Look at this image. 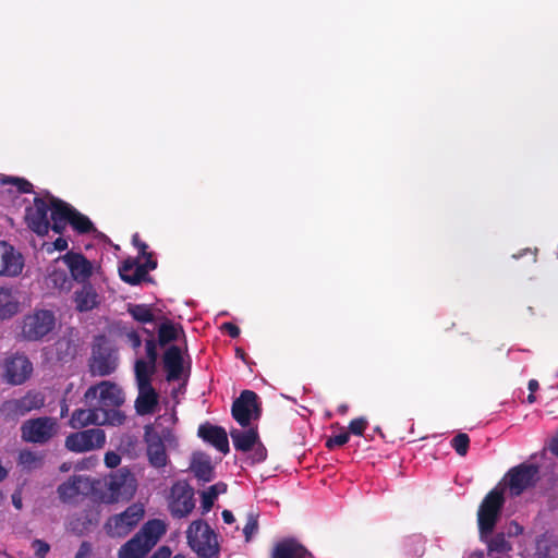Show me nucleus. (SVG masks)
<instances>
[{
    "label": "nucleus",
    "instance_id": "58",
    "mask_svg": "<svg viewBox=\"0 0 558 558\" xmlns=\"http://www.w3.org/2000/svg\"><path fill=\"white\" fill-rule=\"evenodd\" d=\"M88 550H89V547L86 544H82L80 550L76 553L75 558H85Z\"/></svg>",
    "mask_w": 558,
    "mask_h": 558
},
{
    "label": "nucleus",
    "instance_id": "61",
    "mask_svg": "<svg viewBox=\"0 0 558 558\" xmlns=\"http://www.w3.org/2000/svg\"><path fill=\"white\" fill-rule=\"evenodd\" d=\"M537 389H538V381H537V380H535V379H531V380L529 381V390H530L531 392H534V391H536Z\"/></svg>",
    "mask_w": 558,
    "mask_h": 558
},
{
    "label": "nucleus",
    "instance_id": "1",
    "mask_svg": "<svg viewBox=\"0 0 558 558\" xmlns=\"http://www.w3.org/2000/svg\"><path fill=\"white\" fill-rule=\"evenodd\" d=\"M538 478V469L532 464H520L509 470L502 481L483 499L477 511L478 531L486 537L494 531L505 502V493L512 497L521 495Z\"/></svg>",
    "mask_w": 558,
    "mask_h": 558
},
{
    "label": "nucleus",
    "instance_id": "13",
    "mask_svg": "<svg viewBox=\"0 0 558 558\" xmlns=\"http://www.w3.org/2000/svg\"><path fill=\"white\" fill-rule=\"evenodd\" d=\"M63 260L68 265L72 282L86 283L101 274L100 266L87 259L82 253L69 251L64 254Z\"/></svg>",
    "mask_w": 558,
    "mask_h": 558
},
{
    "label": "nucleus",
    "instance_id": "18",
    "mask_svg": "<svg viewBox=\"0 0 558 558\" xmlns=\"http://www.w3.org/2000/svg\"><path fill=\"white\" fill-rule=\"evenodd\" d=\"M177 421L174 411L166 412L159 415L154 424L145 426V434H156L159 438L165 439L169 448H177L178 437L174 434Z\"/></svg>",
    "mask_w": 558,
    "mask_h": 558
},
{
    "label": "nucleus",
    "instance_id": "21",
    "mask_svg": "<svg viewBox=\"0 0 558 558\" xmlns=\"http://www.w3.org/2000/svg\"><path fill=\"white\" fill-rule=\"evenodd\" d=\"M145 441L149 464L156 469L165 468L169 462L167 454V448L169 447L165 439L159 438L156 434H145Z\"/></svg>",
    "mask_w": 558,
    "mask_h": 558
},
{
    "label": "nucleus",
    "instance_id": "14",
    "mask_svg": "<svg viewBox=\"0 0 558 558\" xmlns=\"http://www.w3.org/2000/svg\"><path fill=\"white\" fill-rule=\"evenodd\" d=\"M58 428L56 418L38 417L27 420L21 427L22 438L28 442L44 444L58 433Z\"/></svg>",
    "mask_w": 558,
    "mask_h": 558
},
{
    "label": "nucleus",
    "instance_id": "47",
    "mask_svg": "<svg viewBox=\"0 0 558 558\" xmlns=\"http://www.w3.org/2000/svg\"><path fill=\"white\" fill-rule=\"evenodd\" d=\"M252 450H254L251 457L253 463L262 462L266 459V449L260 444L257 442Z\"/></svg>",
    "mask_w": 558,
    "mask_h": 558
},
{
    "label": "nucleus",
    "instance_id": "30",
    "mask_svg": "<svg viewBox=\"0 0 558 558\" xmlns=\"http://www.w3.org/2000/svg\"><path fill=\"white\" fill-rule=\"evenodd\" d=\"M20 310V301L16 293L9 288H0V319H7L15 315Z\"/></svg>",
    "mask_w": 558,
    "mask_h": 558
},
{
    "label": "nucleus",
    "instance_id": "64",
    "mask_svg": "<svg viewBox=\"0 0 558 558\" xmlns=\"http://www.w3.org/2000/svg\"><path fill=\"white\" fill-rule=\"evenodd\" d=\"M133 242H134V244H135V245H137V246H138V248L143 252V254H145V252H144V251H145V248H146L147 246H146L145 244H140V243H138V236H137L136 234L133 236Z\"/></svg>",
    "mask_w": 558,
    "mask_h": 558
},
{
    "label": "nucleus",
    "instance_id": "63",
    "mask_svg": "<svg viewBox=\"0 0 558 558\" xmlns=\"http://www.w3.org/2000/svg\"><path fill=\"white\" fill-rule=\"evenodd\" d=\"M9 471L0 464V483L8 476Z\"/></svg>",
    "mask_w": 558,
    "mask_h": 558
},
{
    "label": "nucleus",
    "instance_id": "6",
    "mask_svg": "<svg viewBox=\"0 0 558 558\" xmlns=\"http://www.w3.org/2000/svg\"><path fill=\"white\" fill-rule=\"evenodd\" d=\"M68 223L80 233H87L94 230V226L88 217L62 201L52 202V230L61 233Z\"/></svg>",
    "mask_w": 558,
    "mask_h": 558
},
{
    "label": "nucleus",
    "instance_id": "42",
    "mask_svg": "<svg viewBox=\"0 0 558 558\" xmlns=\"http://www.w3.org/2000/svg\"><path fill=\"white\" fill-rule=\"evenodd\" d=\"M451 444L458 454L465 456L468 452L470 439L466 434L460 433L452 439Z\"/></svg>",
    "mask_w": 558,
    "mask_h": 558
},
{
    "label": "nucleus",
    "instance_id": "34",
    "mask_svg": "<svg viewBox=\"0 0 558 558\" xmlns=\"http://www.w3.org/2000/svg\"><path fill=\"white\" fill-rule=\"evenodd\" d=\"M192 470L196 477L204 482H209L213 477L210 459L203 453H196L193 456Z\"/></svg>",
    "mask_w": 558,
    "mask_h": 558
},
{
    "label": "nucleus",
    "instance_id": "7",
    "mask_svg": "<svg viewBox=\"0 0 558 558\" xmlns=\"http://www.w3.org/2000/svg\"><path fill=\"white\" fill-rule=\"evenodd\" d=\"M84 399L86 402L97 400L95 405L101 410H119L118 408L124 402V393L117 384L104 380L98 385L90 386L86 390Z\"/></svg>",
    "mask_w": 558,
    "mask_h": 558
},
{
    "label": "nucleus",
    "instance_id": "24",
    "mask_svg": "<svg viewBox=\"0 0 558 558\" xmlns=\"http://www.w3.org/2000/svg\"><path fill=\"white\" fill-rule=\"evenodd\" d=\"M198 436L205 441L210 442L219 451L223 453L229 451L228 436L223 428L210 424H204L198 428Z\"/></svg>",
    "mask_w": 558,
    "mask_h": 558
},
{
    "label": "nucleus",
    "instance_id": "60",
    "mask_svg": "<svg viewBox=\"0 0 558 558\" xmlns=\"http://www.w3.org/2000/svg\"><path fill=\"white\" fill-rule=\"evenodd\" d=\"M96 464V459L94 458H88L86 459L85 461L82 462V465L80 466L81 469H88V468H92Z\"/></svg>",
    "mask_w": 558,
    "mask_h": 558
},
{
    "label": "nucleus",
    "instance_id": "31",
    "mask_svg": "<svg viewBox=\"0 0 558 558\" xmlns=\"http://www.w3.org/2000/svg\"><path fill=\"white\" fill-rule=\"evenodd\" d=\"M234 448L241 451L252 450L258 442V435L256 429L250 428L247 430L232 429L230 432Z\"/></svg>",
    "mask_w": 558,
    "mask_h": 558
},
{
    "label": "nucleus",
    "instance_id": "16",
    "mask_svg": "<svg viewBox=\"0 0 558 558\" xmlns=\"http://www.w3.org/2000/svg\"><path fill=\"white\" fill-rule=\"evenodd\" d=\"M258 397L251 390H244L232 404V416L242 426L259 417Z\"/></svg>",
    "mask_w": 558,
    "mask_h": 558
},
{
    "label": "nucleus",
    "instance_id": "26",
    "mask_svg": "<svg viewBox=\"0 0 558 558\" xmlns=\"http://www.w3.org/2000/svg\"><path fill=\"white\" fill-rule=\"evenodd\" d=\"M167 525L162 520L154 519L146 522L136 533L151 549L166 533Z\"/></svg>",
    "mask_w": 558,
    "mask_h": 558
},
{
    "label": "nucleus",
    "instance_id": "48",
    "mask_svg": "<svg viewBox=\"0 0 558 558\" xmlns=\"http://www.w3.org/2000/svg\"><path fill=\"white\" fill-rule=\"evenodd\" d=\"M523 527L519 525L517 522H510L506 529V535L509 537L518 536L522 534Z\"/></svg>",
    "mask_w": 558,
    "mask_h": 558
},
{
    "label": "nucleus",
    "instance_id": "28",
    "mask_svg": "<svg viewBox=\"0 0 558 558\" xmlns=\"http://www.w3.org/2000/svg\"><path fill=\"white\" fill-rule=\"evenodd\" d=\"M168 380L179 379L183 369L182 353L178 347H170L163 356Z\"/></svg>",
    "mask_w": 558,
    "mask_h": 558
},
{
    "label": "nucleus",
    "instance_id": "25",
    "mask_svg": "<svg viewBox=\"0 0 558 558\" xmlns=\"http://www.w3.org/2000/svg\"><path fill=\"white\" fill-rule=\"evenodd\" d=\"M44 404V398L39 393H27L21 399L8 401L5 409L16 415H24L27 412L39 409Z\"/></svg>",
    "mask_w": 558,
    "mask_h": 558
},
{
    "label": "nucleus",
    "instance_id": "5",
    "mask_svg": "<svg viewBox=\"0 0 558 558\" xmlns=\"http://www.w3.org/2000/svg\"><path fill=\"white\" fill-rule=\"evenodd\" d=\"M56 326L53 312L49 310H34L25 315L21 322L20 336L27 341L45 339Z\"/></svg>",
    "mask_w": 558,
    "mask_h": 558
},
{
    "label": "nucleus",
    "instance_id": "32",
    "mask_svg": "<svg viewBox=\"0 0 558 558\" xmlns=\"http://www.w3.org/2000/svg\"><path fill=\"white\" fill-rule=\"evenodd\" d=\"M150 548L135 534L118 551V558H144Z\"/></svg>",
    "mask_w": 558,
    "mask_h": 558
},
{
    "label": "nucleus",
    "instance_id": "27",
    "mask_svg": "<svg viewBox=\"0 0 558 558\" xmlns=\"http://www.w3.org/2000/svg\"><path fill=\"white\" fill-rule=\"evenodd\" d=\"M272 558H310V554L298 542L286 539L275 546Z\"/></svg>",
    "mask_w": 558,
    "mask_h": 558
},
{
    "label": "nucleus",
    "instance_id": "20",
    "mask_svg": "<svg viewBox=\"0 0 558 558\" xmlns=\"http://www.w3.org/2000/svg\"><path fill=\"white\" fill-rule=\"evenodd\" d=\"M24 267V258L12 245L0 242V276H19Z\"/></svg>",
    "mask_w": 558,
    "mask_h": 558
},
{
    "label": "nucleus",
    "instance_id": "50",
    "mask_svg": "<svg viewBox=\"0 0 558 558\" xmlns=\"http://www.w3.org/2000/svg\"><path fill=\"white\" fill-rule=\"evenodd\" d=\"M126 340L133 349H137L141 347V343H142L141 338L137 335V332H135V331L128 332Z\"/></svg>",
    "mask_w": 558,
    "mask_h": 558
},
{
    "label": "nucleus",
    "instance_id": "41",
    "mask_svg": "<svg viewBox=\"0 0 558 558\" xmlns=\"http://www.w3.org/2000/svg\"><path fill=\"white\" fill-rule=\"evenodd\" d=\"M257 530H258L257 515L254 514L253 512H250L246 518V523L243 527V534L245 536L246 542L251 541V538L253 537V535H255Z\"/></svg>",
    "mask_w": 558,
    "mask_h": 558
},
{
    "label": "nucleus",
    "instance_id": "56",
    "mask_svg": "<svg viewBox=\"0 0 558 558\" xmlns=\"http://www.w3.org/2000/svg\"><path fill=\"white\" fill-rule=\"evenodd\" d=\"M169 556H170V550L166 547H162L150 558H169Z\"/></svg>",
    "mask_w": 558,
    "mask_h": 558
},
{
    "label": "nucleus",
    "instance_id": "57",
    "mask_svg": "<svg viewBox=\"0 0 558 558\" xmlns=\"http://www.w3.org/2000/svg\"><path fill=\"white\" fill-rule=\"evenodd\" d=\"M550 450L553 451V453H555L556 456H558V433L554 436V438L551 439V442H550Z\"/></svg>",
    "mask_w": 558,
    "mask_h": 558
},
{
    "label": "nucleus",
    "instance_id": "15",
    "mask_svg": "<svg viewBox=\"0 0 558 558\" xmlns=\"http://www.w3.org/2000/svg\"><path fill=\"white\" fill-rule=\"evenodd\" d=\"M105 442V432L99 428H90L69 435L65 439V447L70 451L85 452L100 449Z\"/></svg>",
    "mask_w": 558,
    "mask_h": 558
},
{
    "label": "nucleus",
    "instance_id": "53",
    "mask_svg": "<svg viewBox=\"0 0 558 558\" xmlns=\"http://www.w3.org/2000/svg\"><path fill=\"white\" fill-rule=\"evenodd\" d=\"M12 504L13 506L17 509V510H21L22 507H23V502H22V495L20 492H15L12 494Z\"/></svg>",
    "mask_w": 558,
    "mask_h": 558
},
{
    "label": "nucleus",
    "instance_id": "19",
    "mask_svg": "<svg viewBox=\"0 0 558 558\" xmlns=\"http://www.w3.org/2000/svg\"><path fill=\"white\" fill-rule=\"evenodd\" d=\"M64 255L53 259L46 269V280L48 286L61 292H70L73 288V282L65 265Z\"/></svg>",
    "mask_w": 558,
    "mask_h": 558
},
{
    "label": "nucleus",
    "instance_id": "46",
    "mask_svg": "<svg viewBox=\"0 0 558 558\" xmlns=\"http://www.w3.org/2000/svg\"><path fill=\"white\" fill-rule=\"evenodd\" d=\"M121 457L113 451H109L105 454V463L108 468H116L120 464Z\"/></svg>",
    "mask_w": 558,
    "mask_h": 558
},
{
    "label": "nucleus",
    "instance_id": "2",
    "mask_svg": "<svg viewBox=\"0 0 558 558\" xmlns=\"http://www.w3.org/2000/svg\"><path fill=\"white\" fill-rule=\"evenodd\" d=\"M90 408L76 409L70 418V426L78 429L88 425H112L120 426L125 422V415L120 410H101L92 402Z\"/></svg>",
    "mask_w": 558,
    "mask_h": 558
},
{
    "label": "nucleus",
    "instance_id": "35",
    "mask_svg": "<svg viewBox=\"0 0 558 558\" xmlns=\"http://www.w3.org/2000/svg\"><path fill=\"white\" fill-rule=\"evenodd\" d=\"M226 492L227 485L225 483H217L203 490L201 494L203 512H208L214 506L217 497Z\"/></svg>",
    "mask_w": 558,
    "mask_h": 558
},
{
    "label": "nucleus",
    "instance_id": "9",
    "mask_svg": "<svg viewBox=\"0 0 558 558\" xmlns=\"http://www.w3.org/2000/svg\"><path fill=\"white\" fill-rule=\"evenodd\" d=\"M144 513V505L132 504L122 513L111 517L106 522L105 529L112 537L126 536L143 519Z\"/></svg>",
    "mask_w": 558,
    "mask_h": 558
},
{
    "label": "nucleus",
    "instance_id": "23",
    "mask_svg": "<svg viewBox=\"0 0 558 558\" xmlns=\"http://www.w3.org/2000/svg\"><path fill=\"white\" fill-rule=\"evenodd\" d=\"M99 302V294L90 282L82 283V287L74 292L75 307L80 312L92 311Z\"/></svg>",
    "mask_w": 558,
    "mask_h": 558
},
{
    "label": "nucleus",
    "instance_id": "44",
    "mask_svg": "<svg viewBox=\"0 0 558 558\" xmlns=\"http://www.w3.org/2000/svg\"><path fill=\"white\" fill-rule=\"evenodd\" d=\"M349 433H341L339 435L332 436L327 440V447L333 448L339 447L349 441Z\"/></svg>",
    "mask_w": 558,
    "mask_h": 558
},
{
    "label": "nucleus",
    "instance_id": "4",
    "mask_svg": "<svg viewBox=\"0 0 558 558\" xmlns=\"http://www.w3.org/2000/svg\"><path fill=\"white\" fill-rule=\"evenodd\" d=\"M186 537L190 547L199 557L214 558L218 555L217 536L207 523L201 520L193 521L186 531Z\"/></svg>",
    "mask_w": 558,
    "mask_h": 558
},
{
    "label": "nucleus",
    "instance_id": "40",
    "mask_svg": "<svg viewBox=\"0 0 558 558\" xmlns=\"http://www.w3.org/2000/svg\"><path fill=\"white\" fill-rule=\"evenodd\" d=\"M180 332L181 330L177 325L170 322H165L159 327V341L161 344L169 343L175 340Z\"/></svg>",
    "mask_w": 558,
    "mask_h": 558
},
{
    "label": "nucleus",
    "instance_id": "39",
    "mask_svg": "<svg viewBox=\"0 0 558 558\" xmlns=\"http://www.w3.org/2000/svg\"><path fill=\"white\" fill-rule=\"evenodd\" d=\"M129 313L141 323H150L155 319L153 310L145 304L130 305Z\"/></svg>",
    "mask_w": 558,
    "mask_h": 558
},
{
    "label": "nucleus",
    "instance_id": "33",
    "mask_svg": "<svg viewBox=\"0 0 558 558\" xmlns=\"http://www.w3.org/2000/svg\"><path fill=\"white\" fill-rule=\"evenodd\" d=\"M555 547L556 542L554 538L544 534L536 538L533 551L526 548L522 554L526 558H546L550 555Z\"/></svg>",
    "mask_w": 558,
    "mask_h": 558
},
{
    "label": "nucleus",
    "instance_id": "11",
    "mask_svg": "<svg viewBox=\"0 0 558 558\" xmlns=\"http://www.w3.org/2000/svg\"><path fill=\"white\" fill-rule=\"evenodd\" d=\"M119 363L117 351L105 340H100L93 348L89 361L90 373L95 376H107L113 373Z\"/></svg>",
    "mask_w": 558,
    "mask_h": 558
},
{
    "label": "nucleus",
    "instance_id": "22",
    "mask_svg": "<svg viewBox=\"0 0 558 558\" xmlns=\"http://www.w3.org/2000/svg\"><path fill=\"white\" fill-rule=\"evenodd\" d=\"M93 489L92 482L85 476H73L59 486L58 492L63 501H73L81 495H87Z\"/></svg>",
    "mask_w": 558,
    "mask_h": 558
},
{
    "label": "nucleus",
    "instance_id": "38",
    "mask_svg": "<svg viewBox=\"0 0 558 558\" xmlns=\"http://www.w3.org/2000/svg\"><path fill=\"white\" fill-rule=\"evenodd\" d=\"M145 349H146L147 359L146 360H144V359L136 360V362H135V374H137L138 365L141 363H143L149 369V375H154V373H155V364H156V359H157L155 341L154 340L146 341Z\"/></svg>",
    "mask_w": 558,
    "mask_h": 558
},
{
    "label": "nucleus",
    "instance_id": "37",
    "mask_svg": "<svg viewBox=\"0 0 558 558\" xmlns=\"http://www.w3.org/2000/svg\"><path fill=\"white\" fill-rule=\"evenodd\" d=\"M403 548L411 558H418L424 554L425 542L421 535H413L404 541Z\"/></svg>",
    "mask_w": 558,
    "mask_h": 558
},
{
    "label": "nucleus",
    "instance_id": "45",
    "mask_svg": "<svg viewBox=\"0 0 558 558\" xmlns=\"http://www.w3.org/2000/svg\"><path fill=\"white\" fill-rule=\"evenodd\" d=\"M34 550H35V555L38 557V558H45V556L47 555V553L49 551V545L40 539H35L32 544Z\"/></svg>",
    "mask_w": 558,
    "mask_h": 558
},
{
    "label": "nucleus",
    "instance_id": "8",
    "mask_svg": "<svg viewBox=\"0 0 558 558\" xmlns=\"http://www.w3.org/2000/svg\"><path fill=\"white\" fill-rule=\"evenodd\" d=\"M151 376L149 369L141 363L135 374L138 396L135 400V409L140 415H146L154 412L158 404V393L151 386Z\"/></svg>",
    "mask_w": 558,
    "mask_h": 558
},
{
    "label": "nucleus",
    "instance_id": "17",
    "mask_svg": "<svg viewBox=\"0 0 558 558\" xmlns=\"http://www.w3.org/2000/svg\"><path fill=\"white\" fill-rule=\"evenodd\" d=\"M33 373V364L27 356L14 354L4 360L3 376L11 385L24 384Z\"/></svg>",
    "mask_w": 558,
    "mask_h": 558
},
{
    "label": "nucleus",
    "instance_id": "54",
    "mask_svg": "<svg viewBox=\"0 0 558 558\" xmlns=\"http://www.w3.org/2000/svg\"><path fill=\"white\" fill-rule=\"evenodd\" d=\"M53 247H54V250H58V251H64L68 248V241L63 238H58L53 242Z\"/></svg>",
    "mask_w": 558,
    "mask_h": 558
},
{
    "label": "nucleus",
    "instance_id": "49",
    "mask_svg": "<svg viewBox=\"0 0 558 558\" xmlns=\"http://www.w3.org/2000/svg\"><path fill=\"white\" fill-rule=\"evenodd\" d=\"M20 461L22 464H25L29 468L36 464L37 458L32 452H22L20 456Z\"/></svg>",
    "mask_w": 558,
    "mask_h": 558
},
{
    "label": "nucleus",
    "instance_id": "55",
    "mask_svg": "<svg viewBox=\"0 0 558 558\" xmlns=\"http://www.w3.org/2000/svg\"><path fill=\"white\" fill-rule=\"evenodd\" d=\"M222 519L227 524H231L235 521L234 515L230 510L222 511Z\"/></svg>",
    "mask_w": 558,
    "mask_h": 558
},
{
    "label": "nucleus",
    "instance_id": "52",
    "mask_svg": "<svg viewBox=\"0 0 558 558\" xmlns=\"http://www.w3.org/2000/svg\"><path fill=\"white\" fill-rule=\"evenodd\" d=\"M222 328L232 337L235 338L240 335V329L232 323H225Z\"/></svg>",
    "mask_w": 558,
    "mask_h": 558
},
{
    "label": "nucleus",
    "instance_id": "12",
    "mask_svg": "<svg viewBox=\"0 0 558 558\" xmlns=\"http://www.w3.org/2000/svg\"><path fill=\"white\" fill-rule=\"evenodd\" d=\"M58 199L53 197L47 201L35 198L34 204L26 210L28 227L39 235L47 234L50 229V220L52 221V202Z\"/></svg>",
    "mask_w": 558,
    "mask_h": 558
},
{
    "label": "nucleus",
    "instance_id": "29",
    "mask_svg": "<svg viewBox=\"0 0 558 558\" xmlns=\"http://www.w3.org/2000/svg\"><path fill=\"white\" fill-rule=\"evenodd\" d=\"M119 274L123 281L136 284L147 275V268L141 266L136 260L126 259L119 267Z\"/></svg>",
    "mask_w": 558,
    "mask_h": 558
},
{
    "label": "nucleus",
    "instance_id": "10",
    "mask_svg": "<svg viewBox=\"0 0 558 558\" xmlns=\"http://www.w3.org/2000/svg\"><path fill=\"white\" fill-rule=\"evenodd\" d=\"M168 509L174 518H184L195 507L194 490L185 482H177L170 488L167 497Z\"/></svg>",
    "mask_w": 558,
    "mask_h": 558
},
{
    "label": "nucleus",
    "instance_id": "36",
    "mask_svg": "<svg viewBox=\"0 0 558 558\" xmlns=\"http://www.w3.org/2000/svg\"><path fill=\"white\" fill-rule=\"evenodd\" d=\"M490 533H493V531ZM480 535L481 539L487 543L489 551L504 554L510 551L512 548L511 544L507 541L505 533H498L495 536L489 534L484 538L482 537L481 533Z\"/></svg>",
    "mask_w": 558,
    "mask_h": 558
},
{
    "label": "nucleus",
    "instance_id": "3",
    "mask_svg": "<svg viewBox=\"0 0 558 558\" xmlns=\"http://www.w3.org/2000/svg\"><path fill=\"white\" fill-rule=\"evenodd\" d=\"M137 481L128 469H120L105 480L101 499L107 504L130 500L136 493Z\"/></svg>",
    "mask_w": 558,
    "mask_h": 558
},
{
    "label": "nucleus",
    "instance_id": "43",
    "mask_svg": "<svg viewBox=\"0 0 558 558\" xmlns=\"http://www.w3.org/2000/svg\"><path fill=\"white\" fill-rule=\"evenodd\" d=\"M367 426V421L363 417L353 420L350 423V432L354 435L361 436Z\"/></svg>",
    "mask_w": 558,
    "mask_h": 558
},
{
    "label": "nucleus",
    "instance_id": "51",
    "mask_svg": "<svg viewBox=\"0 0 558 558\" xmlns=\"http://www.w3.org/2000/svg\"><path fill=\"white\" fill-rule=\"evenodd\" d=\"M10 181H13L21 192L26 193L31 190L32 184L25 180L12 178Z\"/></svg>",
    "mask_w": 558,
    "mask_h": 558
},
{
    "label": "nucleus",
    "instance_id": "62",
    "mask_svg": "<svg viewBox=\"0 0 558 558\" xmlns=\"http://www.w3.org/2000/svg\"><path fill=\"white\" fill-rule=\"evenodd\" d=\"M69 413V405L68 403L65 402V400L62 401V404H61V417H65Z\"/></svg>",
    "mask_w": 558,
    "mask_h": 558
},
{
    "label": "nucleus",
    "instance_id": "59",
    "mask_svg": "<svg viewBox=\"0 0 558 558\" xmlns=\"http://www.w3.org/2000/svg\"><path fill=\"white\" fill-rule=\"evenodd\" d=\"M141 266H145V268H147V272H148L149 270L155 269L157 264L155 260H153L150 258V256H148L147 260L144 264H141Z\"/></svg>",
    "mask_w": 558,
    "mask_h": 558
}]
</instances>
